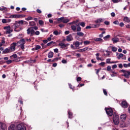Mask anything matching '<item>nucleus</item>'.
I'll list each match as a JSON object with an SVG mask.
<instances>
[{"label":"nucleus","instance_id":"nucleus-55","mask_svg":"<svg viewBox=\"0 0 130 130\" xmlns=\"http://www.w3.org/2000/svg\"><path fill=\"white\" fill-rule=\"evenodd\" d=\"M64 34H65L66 35H69V34H70V31H69V30H66V31H65Z\"/></svg>","mask_w":130,"mask_h":130},{"label":"nucleus","instance_id":"nucleus-27","mask_svg":"<svg viewBox=\"0 0 130 130\" xmlns=\"http://www.w3.org/2000/svg\"><path fill=\"white\" fill-rule=\"evenodd\" d=\"M63 19H64L63 17H60V18L57 19V21L59 22V23H61V22L63 23Z\"/></svg>","mask_w":130,"mask_h":130},{"label":"nucleus","instance_id":"nucleus-14","mask_svg":"<svg viewBox=\"0 0 130 130\" xmlns=\"http://www.w3.org/2000/svg\"><path fill=\"white\" fill-rule=\"evenodd\" d=\"M9 52H12L10 48H6L3 51V54L9 53Z\"/></svg>","mask_w":130,"mask_h":130},{"label":"nucleus","instance_id":"nucleus-4","mask_svg":"<svg viewBox=\"0 0 130 130\" xmlns=\"http://www.w3.org/2000/svg\"><path fill=\"white\" fill-rule=\"evenodd\" d=\"M26 31L27 34L28 35H30V36H33L35 34V30L33 29V27H29Z\"/></svg>","mask_w":130,"mask_h":130},{"label":"nucleus","instance_id":"nucleus-51","mask_svg":"<svg viewBox=\"0 0 130 130\" xmlns=\"http://www.w3.org/2000/svg\"><path fill=\"white\" fill-rule=\"evenodd\" d=\"M2 23H3V24H6V23H7V19H2Z\"/></svg>","mask_w":130,"mask_h":130},{"label":"nucleus","instance_id":"nucleus-12","mask_svg":"<svg viewBox=\"0 0 130 130\" xmlns=\"http://www.w3.org/2000/svg\"><path fill=\"white\" fill-rule=\"evenodd\" d=\"M8 130H17V127L14 124H11L9 127Z\"/></svg>","mask_w":130,"mask_h":130},{"label":"nucleus","instance_id":"nucleus-41","mask_svg":"<svg viewBox=\"0 0 130 130\" xmlns=\"http://www.w3.org/2000/svg\"><path fill=\"white\" fill-rule=\"evenodd\" d=\"M17 22L19 25H23L24 24V21L23 20L17 21Z\"/></svg>","mask_w":130,"mask_h":130},{"label":"nucleus","instance_id":"nucleus-52","mask_svg":"<svg viewBox=\"0 0 130 130\" xmlns=\"http://www.w3.org/2000/svg\"><path fill=\"white\" fill-rule=\"evenodd\" d=\"M12 57H13V58H17V57H18V56L16 54H14L13 55H12Z\"/></svg>","mask_w":130,"mask_h":130},{"label":"nucleus","instance_id":"nucleus-21","mask_svg":"<svg viewBox=\"0 0 130 130\" xmlns=\"http://www.w3.org/2000/svg\"><path fill=\"white\" fill-rule=\"evenodd\" d=\"M0 128H2L3 130H7V125H6L5 123H2Z\"/></svg>","mask_w":130,"mask_h":130},{"label":"nucleus","instance_id":"nucleus-25","mask_svg":"<svg viewBox=\"0 0 130 130\" xmlns=\"http://www.w3.org/2000/svg\"><path fill=\"white\" fill-rule=\"evenodd\" d=\"M94 41H96V42H99L100 41H102V42H103V40H102L101 38H99L95 39Z\"/></svg>","mask_w":130,"mask_h":130},{"label":"nucleus","instance_id":"nucleus-43","mask_svg":"<svg viewBox=\"0 0 130 130\" xmlns=\"http://www.w3.org/2000/svg\"><path fill=\"white\" fill-rule=\"evenodd\" d=\"M111 60V58H108L106 59V63H112L110 61Z\"/></svg>","mask_w":130,"mask_h":130},{"label":"nucleus","instance_id":"nucleus-50","mask_svg":"<svg viewBox=\"0 0 130 130\" xmlns=\"http://www.w3.org/2000/svg\"><path fill=\"white\" fill-rule=\"evenodd\" d=\"M39 24L40 25H43V24H44V22H43V21H42V20H39Z\"/></svg>","mask_w":130,"mask_h":130},{"label":"nucleus","instance_id":"nucleus-10","mask_svg":"<svg viewBox=\"0 0 130 130\" xmlns=\"http://www.w3.org/2000/svg\"><path fill=\"white\" fill-rule=\"evenodd\" d=\"M123 108H127V103L126 101H122L121 105Z\"/></svg>","mask_w":130,"mask_h":130},{"label":"nucleus","instance_id":"nucleus-23","mask_svg":"<svg viewBox=\"0 0 130 130\" xmlns=\"http://www.w3.org/2000/svg\"><path fill=\"white\" fill-rule=\"evenodd\" d=\"M21 42L22 44H25V39H20V41L17 43V44H21Z\"/></svg>","mask_w":130,"mask_h":130},{"label":"nucleus","instance_id":"nucleus-56","mask_svg":"<svg viewBox=\"0 0 130 130\" xmlns=\"http://www.w3.org/2000/svg\"><path fill=\"white\" fill-rule=\"evenodd\" d=\"M100 70H101V69H95V70L96 71V75H99V72H100Z\"/></svg>","mask_w":130,"mask_h":130},{"label":"nucleus","instance_id":"nucleus-3","mask_svg":"<svg viewBox=\"0 0 130 130\" xmlns=\"http://www.w3.org/2000/svg\"><path fill=\"white\" fill-rule=\"evenodd\" d=\"M105 110L108 116H112L113 115V110L111 108H105Z\"/></svg>","mask_w":130,"mask_h":130},{"label":"nucleus","instance_id":"nucleus-40","mask_svg":"<svg viewBox=\"0 0 130 130\" xmlns=\"http://www.w3.org/2000/svg\"><path fill=\"white\" fill-rule=\"evenodd\" d=\"M25 20L26 21H30L31 20H33V17H32L31 16H29L27 18H25Z\"/></svg>","mask_w":130,"mask_h":130},{"label":"nucleus","instance_id":"nucleus-37","mask_svg":"<svg viewBox=\"0 0 130 130\" xmlns=\"http://www.w3.org/2000/svg\"><path fill=\"white\" fill-rule=\"evenodd\" d=\"M25 44H22L20 45V48H21V49H22V50H24V49H25Z\"/></svg>","mask_w":130,"mask_h":130},{"label":"nucleus","instance_id":"nucleus-1","mask_svg":"<svg viewBox=\"0 0 130 130\" xmlns=\"http://www.w3.org/2000/svg\"><path fill=\"white\" fill-rule=\"evenodd\" d=\"M85 25L86 23L84 22H79L78 23L76 24V25H72L71 29L73 31H74V32H76V31H77V32H81L82 28L81 26H80V25L81 26V27H85Z\"/></svg>","mask_w":130,"mask_h":130},{"label":"nucleus","instance_id":"nucleus-42","mask_svg":"<svg viewBox=\"0 0 130 130\" xmlns=\"http://www.w3.org/2000/svg\"><path fill=\"white\" fill-rule=\"evenodd\" d=\"M4 30H7V31H8V30H9V29H11V26H5L4 27Z\"/></svg>","mask_w":130,"mask_h":130},{"label":"nucleus","instance_id":"nucleus-9","mask_svg":"<svg viewBox=\"0 0 130 130\" xmlns=\"http://www.w3.org/2000/svg\"><path fill=\"white\" fill-rule=\"evenodd\" d=\"M120 118V120H121V121L125 122V119H126V114H123L121 115Z\"/></svg>","mask_w":130,"mask_h":130},{"label":"nucleus","instance_id":"nucleus-35","mask_svg":"<svg viewBox=\"0 0 130 130\" xmlns=\"http://www.w3.org/2000/svg\"><path fill=\"white\" fill-rule=\"evenodd\" d=\"M13 32V29H11V28H9L8 29V30H6L7 34H10V33H12Z\"/></svg>","mask_w":130,"mask_h":130},{"label":"nucleus","instance_id":"nucleus-26","mask_svg":"<svg viewBox=\"0 0 130 130\" xmlns=\"http://www.w3.org/2000/svg\"><path fill=\"white\" fill-rule=\"evenodd\" d=\"M59 45L60 46L61 48H66V45L63 43H60Z\"/></svg>","mask_w":130,"mask_h":130},{"label":"nucleus","instance_id":"nucleus-24","mask_svg":"<svg viewBox=\"0 0 130 130\" xmlns=\"http://www.w3.org/2000/svg\"><path fill=\"white\" fill-rule=\"evenodd\" d=\"M77 35L78 36H80L81 37H83V36H84V34L82 32L78 31V32H77Z\"/></svg>","mask_w":130,"mask_h":130},{"label":"nucleus","instance_id":"nucleus-34","mask_svg":"<svg viewBox=\"0 0 130 130\" xmlns=\"http://www.w3.org/2000/svg\"><path fill=\"white\" fill-rule=\"evenodd\" d=\"M69 118H73V113L71 112H68Z\"/></svg>","mask_w":130,"mask_h":130},{"label":"nucleus","instance_id":"nucleus-48","mask_svg":"<svg viewBox=\"0 0 130 130\" xmlns=\"http://www.w3.org/2000/svg\"><path fill=\"white\" fill-rule=\"evenodd\" d=\"M107 71L108 72H109L110 71H111V66H108L107 68Z\"/></svg>","mask_w":130,"mask_h":130},{"label":"nucleus","instance_id":"nucleus-15","mask_svg":"<svg viewBox=\"0 0 130 130\" xmlns=\"http://www.w3.org/2000/svg\"><path fill=\"white\" fill-rule=\"evenodd\" d=\"M103 21H104V19L103 18H99L95 20V23H96V24H100V23H102Z\"/></svg>","mask_w":130,"mask_h":130},{"label":"nucleus","instance_id":"nucleus-20","mask_svg":"<svg viewBox=\"0 0 130 130\" xmlns=\"http://www.w3.org/2000/svg\"><path fill=\"white\" fill-rule=\"evenodd\" d=\"M70 21H71L70 19H69L68 18H65L64 17L63 20V23L64 24H67V23H69V22H70Z\"/></svg>","mask_w":130,"mask_h":130},{"label":"nucleus","instance_id":"nucleus-16","mask_svg":"<svg viewBox=\"0 0 130 130\" xmlns=\"http://www.w3.org/2000/svg\"><path fill=\"white\" fill-rule=\"evenodd\" d=\"M89 49L88 47H85L83 49H81L78 50V52H84V51H86V50H88Z\"/></svg>","mask_w":130,"mask_h":130},{"label":"nucleus","instance_id":"nucleus-61","mask_svg":"<svg viewBox=\"0 0 130 130\" xmlns=\"http://www.w3.org/2000/svg\"><path fill=\"white\" fill-rule=\"evenodd\" d=\"M37 12L38 13V14H41V13H42V11H41L40 9H37Z\"/></svg>","mask_w":130,"mask_h":130},{"label":"nucleus","instance_id":"nucleus-64","mask_svg":"<svg viewBox=\"0 0 130 130\" xmlns=\"http://www.w3.org/2000/svg\"><path fill=\"white\" fill-rule=\"evenodd\" d=\"M125 39H126L127 40H128V41H130V37H129L126 36V37H125Z\"/></svg>","mask_w":130,"mask_h":130},{"label":"nucleus","instance_id":"nucleus-59","mask_svg":"<svg viewBox=\"0 0 130 130\" xmlns=\"http://www.w3.org/2000/svg\"><path fill=\"white\" fill-rule=\"evenodd\" d=\"M118 67L120 69H122V68L123 67V66H122L121 63H120V64H118Z\"/></svg>","mask_w":130,"mask_h":130},{"label":"nucleus","instance_id":"nucleus-39","mask_svg":"<svg viewBox=\"0 0 130 130\" xmlns=\"http://www.w3.org/2000/svg\"><path fill=\"white\" fill-rule=\"evenodd\" d=\"M55 44V42H54L53 41H51L47 44V46H50L51 44Z\"/></svg>","mask_w":130,"mask_h":130},{"label":"nucleus","instance_id":"nucleus-33","mask_svg":"<svg viewBox=\"0 0 130 130\" xmlns=\"http://www.w3.org/2000/svg\"><path fill=\"white\" fill-rule=\"evenodd\" d=\"M84 45H89L90 44V41H85L83 42Z\"/></svg>","mask_w":130,"mask_h":130},{"label":"nucleus","instance_id":"nucleus-58","mask_svg":"<svg viewBox=\"0 0 130 130\" xmlns=\"http://www.w3.org/2000/svg\"><path fill=\"white\" fill-rule=\"evenodd\" d=\"M61 62L62 63H67V62H68V61H67V60H66V59H63V60H62Z\"/></svg>","mask_w":130,"mask_h":130},{"label":"nucleus","instance_id":"nucleus-11","mask_svg":"<svg viewBox=\"0 0 130 130\" xmlns=\"http://www.w3.org/2000/svg\"><path fill=\"white\" fill-rule=\"evenodd\" d=\"M127 124L126 122H122L120 123V127H127Z\"/></svg>","mask_w":130,"mask_h":130},{"label":"nucleus","instance_id":"nucleus-7","mask_svg":"<svg viewBox=\"0 0 130 130\" xmlns=\"http://www.w3.org/2000/svg\"><path fill=\"white\" fill-rule=\"evenodd\" d=\"M9 18H10L11 19H17L18 18H22V15H18V14H14V15H10Z\"/></svg>","mask_w":130,"mask_h":130},{"label":"nucleus","instance_id":"nucleus-30","mask_svg":"<svg viewBox=\"0 0 130 130\" xmlns=\"http://www.w3.org/2000/svg\"><path fill=\"white\" fill-rule=\"evenodd\" d=\"M74 45L76 47H79L80 46V42L79 41H77L75 43Z\"/></svg>","mask_w":130,"mask_h":130},{"label":"nucleus","instance_id":"nucleus-5","mask_svg":"<svg viewBox=\"0 0 130 130\" xmlns=\"http://www.w3.org/2000/svg\"><path fill=\"white\" fill-rule=\"evenodd\" d=\"M17 130H26V126L23 123H21L18 124L17 126Z\"/></svg>","mask_w":130,"mask_h":130},{"label":"nucleus","instance_id":"nucleus-46","mask_svg":"<svg viewBox=\"0 0 130 130\" xmlns=\"http://www.w3.org/2000/svg\"><path fill=\"white\" fill-rule=\"evenodd\" d=\"M12 60H8L6 61V63H7V64H10L12 63Z\"/></svg>","mask_w":130,"mask_h":130},{"label":"nucleus","instance_id":"nucleus-22","mask_svg":"<svg viewBox=\"0 0 130 130\" xmlns=\"http://www.w3.org/2000/svg\"><path fill=\"white\" fill-rule=\"evenodd\" d=\"M124 22H126V23H129L130 22V18L128 17H125L124 18Z\"/></svg>","mask_w":130,"mask_h":130},{"label":"nucleus","instance_id":"nucleus-53","mask_svg":"<svg viewBox=\"0 0 130 130\" xmlns=\"http://www.w3.org/2000/svg\"><path fill=\"white\" fill-rule=\"evenodd\" d=\"M105 64V62H102L99 63V66H102V67H103Z\"/></svg>","mask_w":130,"mask_h":130},{"label":"nucleus","instance_id":"nucleus-32","mask_svg":"<svg viewBox=\"0 0 130 130\" xmlns=\"http://www.w3.org/2000/svg\"><path fill=\"white\" fill-rule=\"evenodd\" d=\"M111 48H112V51H113L114 52L117 51V48L115 47H111Z\"/></svg>","mask_w":130,"mask_h":130},{"label":"nucleus","instance_id":"nucleus-54","mask_svg":"<svg viewBox=\"0 0 130 130\" xmlns=\"http://www.w3.org/2000/svg\"><path fill=\"white\" fill-rule=\"evenodd\" d=\"M54 52L55 53H58V49H57V48L54 49Z\"/></svg>","mask_w":130,"mask_h":130},{"label":"nucleus","instance_id":"nucleus-57","mask_svg":"<svg viewBox=\"0 0 130 130\" xmlns=\"http://www.w3.org/2000/svg\"><path fill=\"white\" fill-rule=\"evenodd\" d=\"M104 24H105V25H110V22L109 21H105V22H104Z\"/></svg>","mask_w":130,"mask_h":130},{"label":"nucleus","instance_id":"nucleus-13","mask_svg":"<svg viewBox=\"0 0 130 130\" xmlns=\"http://www.w3.org/2000/svg\"><path fill=\"white\" fill-rule=\"evenodd\" d=\"M122 76H123V77H125V78H126L127 79H128L129 78V76H130V71H127Z\"/></svg>","mask_w":130,"mask_h":130},{"label":"nucleus","instance_id":"nucleus-45","mask_svg":"<svg viewBox=\"0 0 130 130\" xmlns=\"http://www.w3.org/2000/svg\"><path fill=\"white\" fill-rule=\"evenodd\" d=\"M113 3H114V4H116L117 3H119V2H120V0H112Z\"/></svg>","mask_w":130,"mask_h":130},{"label":"nucleus","instance_id":"nucleus-38","mask_svg":"<svg viewBox=\"0 0 130 130\" xmlns=\"http://www.w3.org/2000/svg\"><path fill=\"white\" fill-rule=\"evenodd\" d=\"M36 49L35 50H38L39 49H40V48H41V46H40V45H37L36 46Z\"/></svg>","mask_w":130,"mask_h":130},{"label":"nucleus","instance_id":"nucleus-18","mask_svg":"<svg viewBox=\"0 0 130 130\" xmlns=\"http://www.w3.org/2000/svg\"><path fill=\"white\" fill-rule=\"evenodd\" d=\"M14 26V28H19V27H20V24L18 23V22L16 21H15V22L13 24V25ZM13 26H12V27H13Z\"/></svg>","mask_w":130,"mask_h":130},{"label":"nucleus","instance_id":"nucleus-60","mask_svg":"<svg viewBox=\"0 0 130 130\" xmlns=\"http://www.w3.org/2000/svg\"><path fill=\"white\" fill-rule=\"evenodd\" d=\"M127 124V126H128V125H130V119H129L127 122H126Z\"/></svg>","mask_w":130,"mask_h":130},{"label":"nucleus","instance_id":"nucleus-6","mask_svg":"<svg viewBox=\"0 0 130 130\" xmlns=\"http://www.w3.org/2000/svg\"><path fill=\"white\" fill-rule=\"evenodd\" d=\"M17 44L16 43H13L11 44L10 48H9L10 49V51H14L16 50V46H17Z\"/></svg>","mask_w":130,"mask_h":130},{"label":"nucleus","instance_id":"nucleus-19","mask_svg":"<svg viewBox=\"0 0 130 130\" xmlns=\"http://www.w3.org/2000/svg\"><path fill=\"white\" fill-rule=\"evenodd\" d=\"M53 52L50 51L49 52V53L48 54V57L49 58H52V57H53Z\"/></svg>","mask_w":130,"mask_h":130},{"label":"nucleus","instance_id":"nucleus-28","mask_svg":"<svg viewBox=\"0 0 130 130\" xmlns=\"http://www.w3.org/2000/svg\"><path fill=\"white\" fill-rule=\"evenodd\" d=\"M53 34H54V35H56V36H57V35H60V32H58L57 30H55L53 31Z\"/></svg>","mask_w":130,"mask_h":130},{"label":"nucleus","instance_id":"nucleus-8","mask_svg":"<svg viewBox=\"0 0 130 130\" xmlns=\"http://www.w3.org/2000/svg\"><path fill=\"white\" fill-rule=\"evenodd\" d=\"M66 40L68 42L73 41V40H74V38H73L72 34L67 36Z\"/></svg>","mask_w":130,"mask_h":130},{"label":"nucleus","instance_id":"nucleus-17","mask_svg":"<svg viewBox=\"0 0 130 130\" xmlns=\"http://www.w3.org/2000/svg\"><path fill=\"white\" fill-rule=\"evenodd\" d=\"M112 41L113 43H117L119 41V39L118 38H113L112 39Z\"/></svg>","mask_w":130,"mask_h":130},{"label":"nucleus","instance_id":"nucleus-62","mask_svg":"<svg viewBox=\"0 0 130 130\" xmlns=\"http://www.w3.org/2000/svg\"><path fill=\"white\" fill-rule=\"evenodd\" d=\"M35 34H36V35H39V34H40V32L39 31H35Z\"/></svg>","mask_w":130,"mask_h":130},{"label":"nucleus","instance_id":"nucleus-47","mask_svg":"<svg viewBox=\"0 0 130 130\" xmlns=\"http://www.w3.org/2000/svg\"><path fill=\"white\" fill-rule=\"evenodd\" d=\"M82 81V78H81L80 77H78L77 78V82H81Z\"/></svg>","mask_w":130,"mask_h":130},{"label":"nucleus","instance_id":"nucleus-44","mask_svg":"<svg viewBox=\"0 0 130 130\" xmlns=\"http://www.w3.org/2000/svg\"><path fill=\"white\" fill-rule=\"evenodd\" d=\"M100 26V25H99V24H93L92 28H98Z\"/></svg>","mask_w":130,"mask_h":130},{"label":"nucleus","instance_id":"nucleus-31","mask_svg":"<svg viewBox=\"0 0 130 130\" xmlns=\"http://www.w3.org/2000/svg\"><path fill=\"white\" fill-rule=\"evenodd\" d=\"M29 25L31 26H36V23H35L34 21H30L29 22Z\"/></svg>","mask_w":130,"mask_h":130},{"label":"nucleus","instance_id":"nucleus-29","mask_svg":"<svg viewBox=\"0 0 130 130\" xmlns=\"http://www.w3.org/2000/svg\"><path fill=\"white\" fill-rule=\"evenodd\" d=\"M124 54L122 53H120L118 55V56L117 57L118 59H120L121 58L122 59V57L123 56Z\"/></svg>","mask_w":130,"mask_h":130},{"label":"nucleus","instance_id":"nucleus-49","mask_svg":"<svg viewBox=\"0 0 130 130\" xmlns=\"http://www.w3.org/2000/svg\"><path fill=\"white\" fill-rule=\"evenodd\" d=\"M103 92H104V95H105L106 96H107V91H106V90L105 89H103Z\"/></svg>","mask_w":130,"mask_h":130},{"label":"nucleus","instance_id":"nucleus-36","mask_svg":"<svg viewBox=\"0 0 130 130\" xmlns=\"http://www.w3.org/2000/svg\"><path fill=\"white\" fill-rule=\"evenodd\" d=\"M109 38H110V35H108L107 36L104 37V40H106V41L107 40V39H109Z\"/></svg>","mask_w":130,"mask_h":130},{"label":"nucleus","instance_id":"nucleus-2","mask_svg":"<svg viewBox=\"0 0 130 130\" xmlns=\"http://www.w3.org/2000/svg\"><path fill=\"white\" fill-rule=\"evenodd\" d=\"M113 120L115 125H117L119 124V117L116 113L113 114Z\"/></svg>","mask_w":130,"mask_h":130},{"label":"nucleus","instance_id":"nucleus-63","mask_svg":"<svg viewBox=\"0 0 130 130\" xmlns=\"http://www.w3.org/2000/svg\"><path fill=\"white\" fill-rule=\"evenodd\" d=\"M31 27L33 28V29H34V30H35L36 31L37 30H38V27H37V26Z\"/></svg>","mask_w":130,"mask_h":130}]
</instances>
